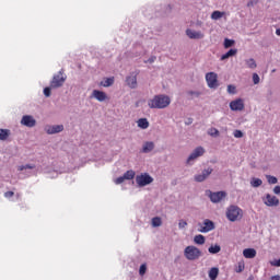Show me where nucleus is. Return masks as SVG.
<instances>
[{
  "instance_id": "obj_31",
  "label": "nucleus",
  "mask_w": 280,
  "mask_h": 280,
  "mask_svg": "<svg viewBox=\"0 0 280 280\" xmlns=\"http://www.w3.org/2000/svg\"><path fill=\"white\" fill-rule=\"evenodd\" d=\"M266 178H267V183H269V185H277L279 183V179H277L276 176L266 175Z\"/></svg>"
},
{
  "instance_id": "obj_28",
  "label": "nucleus",
  "mask_w": 280,
  "mask_h": 280,
  "mask_svg": "<svg viewBox=\"0 0 280 280\" xmlns=\"http://www.w3.org/2000/svg\"><path fill=\"white\" fill-rule=\"evenodd\" d=\"M222 16H224V12H222V11H213L211 14L212 21H220V19H222Z\"/></svg>"
},
{
  "instance_id": "obj_37",
  "label": "nucleus",
  "mask_w": 280,
  "mask_h": 280,
  "mask_svg": "<svg viewBox=\"0 0 280 280\" xmlns=\"http://www.w3.org/2000/svg\"><path fill=\"white\" fill-rule=\"evenodd\" d=\"M51 85L44 89V95L45 97H51Z\"/></svg>"
},
{
  "instance_id": "obj_13",
  "label": "nucleus",
  "mask_w": 280,
  "mask_h": 280,
  "mask_svg": "<svg viewBox=\"0 0 280 280\" xmlns=\"http://www.w3.org/2000/svg\"><path fill=\"white\" fill-rule=\"evenodd\" d=\"M265 205L267 207H279V198H277L276 196H271L270 194H267Z\"/></svg>"
},
{
  "instance_id": "obj_43",
  "label": "nucleus",
  "mask_w": 280,
  "mask_h": 280,
  "mask_svg": "<svg viewBox=\"0 0 280 280\" xmlns=\"http://www.w3.org/2000/svg\"><path fill=\"white\" fill-rule=\"evenodd\" d=\"M185 226H187V221H185V220H179V222H178V228L179 229H185Z\"/></svg>"
},
{
  "instance_id": "obj_11",
  "label": "nucleus",
  "mask_w": 280,
  "mask_h": 280,
  "mask_svg": "<svg viewBox=\"0 0 280 280\" xmlns=\"http://www.w3.org/2000/svg\"><path fill=\"white\" fill-rule=\"evenodd\" d=\"M205 154V148L202 147H197L188 156L187 163H191V161H196V159L202 156Z\"/></svg>"
},
{
  "instance_id": "obj_6",
  "label": "nucleus",
  "mask_w": 280,
  "mask_h": 280,
  "mask_svg": "<svg viewBox=\"0 0 280 280\" xmlns=\"http://www.w3.org/2000/svg\"><path fill=\"white\" fill-rule=\"evenodd\" d=\"M211 174H213L212 167L203 168L200 174H197L194 176V180L196 183H205V180H207V178H209V176H211Z\"/></svg>"
},
{
  "instance_id": "obj_38",
  "label": "nucleus",
  "mask_w": 280,
  "mask_h": 280,
  "mask_svg": "<svg viewBox=\"0 0 280 280\" xmlns=\"http://www.w3.org/2000/svg\"><path fill=\"white\" fill-rule=\"evenodd\" d=\"M233 136L235 137V139H242V137H244V132H242V130H234Z\"/></svg>"
},
{
  "instance_id": "obj_48",
  "label": "nucleus",
  "mask_w": 280,
  "mask_h": 280,
  "mask_svg": "<svg viewBox=\"0 0 280 280\" xmlns=\"http://www.w3.org/2000/svg\"><path fill=\"white\" fill-rule=\"evenodd\" d=\"M236 272H244V264L238 265Z\"/></svg>"
},
{
  "instance_id": "obj_53",
  "label": "nucleus",
  "mask_w": 280,
  "mask_h": 280,
  "mask_svg": "<svg viewBox=\"0 0 280 280\" xmlns=\"http://www.w3.org/2000/svg\"><path fill=\"white\" fill-rule=\"evenodd\" d=\"M275 71H277L276 69L272 70V73H275Z\"/></svg>"
},
{
  "instance_id": "obj_30",
  "label": "nucleus",
  "mask_w": 280,
  "mask_h": 280,
  "mask_svg": "<svg viewBox=\"0 0 280 280\" xmlns=\"http://www.w3.org/2000/svg\"><path fill=\"white\" fill-rule=\"evenodd\" d=\"M135 175H136L135 171L129 170L122 176L125 180H132V178H135Z\"/></svg>"
},
{
  "instance_id": "obj_36",
  "label": "nucleus",
  "mask_w": 280,
  "mask_h": 280,
  "mask_svg": "<svg viewBox=\"0 0 280 280\" xmlns=\"http://www.w3.org/2000/svg\"><path fill=\"white\" fill-rule=\"evenodd\" d=\"M36 167V165L34 164H25L22 166H19V172H23V170H34Z\"/></svg>"
},
{
  "instance_id": "obj_21",
  "label": "nucleus",
  "mask_w": 280,
  "mask_h": 280,
  "mask_svg": "<svg viewBox=\"0 0 280 280\" xmlns=\"http://www.w3.org/2000/svg\"><path fill=\"white\" fill-rule=\"evenodd\" d=\"M138 128H141L142 130H148V128H150V122L148 121V118H140L138 120Z\"/></svg>"
},
{
  "instance_id": "obj_10",
  "label": "nucleus",
  "mask_w": 280,
  "mask_h": 280,
  "mask_svg": "<svg viewBox=\"0 0 280 280\" xmlns=\"http://www.w3.org/2000/svg\"><path fill=\"white\" fill-rule=\"evenodd\" d=\"M21 125L26 128H34L36 126V120L32 115H24L21 119Z\"/></svg>"
},
{
  "instance_id": "obj_51",
  "label": "nucleus",
  "mask_w": 280,
  "mask_h": 280,
  "mask_svg": "<svg viewBox=\"0 0 280 280\" xmlns=\"http://www.w3.org/2000/svg\"><path fill=\"white\" fill-rule=\"evenodd\" d=\"M271 280H280V276H279V275L272 276V277H271Z\"/></svg>"
},
{
  "instance_id": "obj_41",
  "label": "nucleus",
  "mask_w": 280,
  "mask_h": 280,
  "mask_svg": "<svg viewBox=\"0 0 280 280\" xmlns=\"http://www.w3.org/2000/svg\"><path fill=\"white\" fill-rule=\"evenodd\" d=\"M270 266H275L276 268H280V258L269 261Z\"/></svg>"
},
{
  "instance_id": "obj_25",
  "label": "nucleus",
  "mask_w": 280,
  "mask_h": 280,
  "mask_svg": "<svg viewBox=\"0 0 280 280\" xmlns=\"http://www.w3.org/2000/svg\"><path fill=\"white\" fill-rule=\"evenodd\" d=\"M261 185H264V182L260 178L253 177L250 179V186L252 187L257 188V187H261Z\"/></svg>"
},
{
  "instance_id": "obj_9",
  "label": "nucleus",
  "mask_w": 280,
  "mask_h": 280,
  "mask_svg": "<svg viewBox=\"0 0 280 280\" xmlns=\"http://www.w3.org/2000/svg\"><path fill=\"white\" fill-rule=\"evenodd\" d=\"M206 82L209 89H218V74L215 72H208L206 74Z\"/></svg>"
},
{
  "instance_id": "obj_3",
  "label": "nucleus",
  "mask_w": 280,
  "mask_h": 280,
  "mask_svg": "<svg viewBox=\"0 0 280 280\" xmlns=\"http://www.w3.org/2000/svg\"><path fill=\"white\" fill-rule=\"evenodd\" d=\"M243 211L237 206H230L226 209V218L230 222H237V220H242Z\"/></svg>"
},
{
  "instance_id": "obj_52",
  "label": "nucleus",
  "mask_w": 280,
  "mask_h": 280,
  "mask_svg": "<svg viewBox=\"0 0 280 280\" xmlns=\"http://www.w3.org/2000/svg\"><path fill=\"white\" fill-rule=\"evenodd\" d=\"M277 36H280V28L276 31Z\"/></svg>"
},
{
  "instance_id": "obj_14",
  "label": "nucleus",
  "mask_w": 280,
  "mask_h": 280,
  "mask_svg": "<svg viewBox=\"0 0 280 280\" xmlns=\"http://www.w3.org/2000/svg\"><path fill=\"white\" fill-rule=\"evenodd\" d=\"M91 97H94V100H97V102H106L108 96L106 95V92L93 90Z\"/></svg>"
},
{
  "instance_id": "obj_47",
  "label": "nucleus",
  "mask_w": 280,
  "mask_h": 280,
  "mask_svg": "<svg viewBox=\"0 0 280 280\" xmlns=\"http://www.w3.org/2000/svg\"><path fill=\"white\" fill-rule=\"evenodd\" d=\"M12 196H14V191H7V192H4V197L5 198H12Z\"/></svg>"
},
{
  "instance_id": "obj_4",
  "label": "nucleus",
  "mask_w": 280,
  "mask_h": 280,
  "mask_svg": "<svg viewBox=\"0 0 280 280\" xmlns=\"http://www.w3.org/2000/svg\"><path fill=\"white\" fill-rule=\"evenodd\" d=\"M67 82V75L65 71L60 70L57 74H54L52 80L50 81V89H60Z\"/></svg>"
},
{
  "instance_id": "obj_45",
  "label": "nucleus",
  "mask_w": 280,
  "mask_h": 280,
  "mask_svg": "<svg viewBox=\"0 0 280 280\" xmlns=\"http://www.w3.org/2000/svg\"><path fill=\"white\" fill-rule=\"evenodd\" d=\"M254 5H257V0H249L247 2V8H254Z\"/></svg>"
},
{
  "instance_id": "obj_44",
  "label": "nucleus",
  "mask_w": 280,
  "mask_h": 280,
  "mask_svg": "<svg viewBox=\"0 0 280 280\" xmlns=\"http://www.w3.org/2000/svg\"><path fill=\"white\" fill-rule=\"evenodd\" d=\"M124 180H126V179L124 178V175H122V176L117 177V178L115 179V184H116V185H121V183H124Z\"/></svg>"
},
{
  "instance_id": "obj_23",
  "label": "nucleus",
  "mask_w": 280,
  "mask_h": 280,
  "mask_svg": "<svg viewBox=\"0 0 280 280\" xmlns=\"http://www.w3.org/2000/svg\"><path fill=\"white\" fill-rule=\"evenodd\" d=\"M220 250H222V247L219 244L211 245L208 248V252L210 253V255H218V253H220Z\"/></svg>"
},
{
  "instance_id": "obj_46",
  "label": "nucleus",
  "mask_w": 280,
  "mask_h": 280,
  "mask_svg": "<svg viewBox=\"0 0 280 280\" xmlns=\"http://www.w3.org/2000/svg\"><path fill=\"white\" fill-rule=\"evenodd\" d=\"M155 60H156V56H152L148 60H145L144 62L149 63V65H152L153 62H155Z\"/></svg>"
},
{
  "instance_id": "obj_19",
  "label": "nucleus",
  "mask_w": 280,
  "mask_h": 280,
  "mask_svg": "<svg viewBox=\"0 0 280 280\" xmlns=\"http://www.w3.org/2000/svg\"><path fill=\"white\" fill-rule=\"evenodd\" d=\"M237 55L236 48H231L228 52L221 56V60H229V58H233V56Z\"/></svg>"
},
{
  "instance_id": "obj_16",
  "label": "nucleus",
  "mask_w": 280,
  "mask_h": 280,
  "mask_svg": "<svg viewBox=\"0 0 280 280\" xmlns=\"http://www.w3.org/2000/svg\"><path fill=\"white\" fill-rule=\"evenodd\" d=\"M186 35L188 36V38H192V39H197V40L205 38V34H202V32L191 31L189 28L186 30Z\"/></svg>"
},
{
  "instance_id": "obj_35",
  "label": "nucleus",
  "mask_w": 280,
  "mask_h": 280,
  "mask_svg": "<svg viewBox=\"0 0 280 280\" xmlns=\"http://www.w3.org/2000/svg\"><path fill=\"white\" fill-rule=\"evenodd\" d=\"M223 45H224L225 49H229V48L233 47V45H235V40L234 39L225 38Z\"/></svg>"
},
{
  "instance_id": "obj_32",
  "label": "nucleus",
  "mask_w": 280,
  "mask_h": 280,
  "mask_svg": "<svg viewBox=\"0 0 280 280\" xmlns=\"http://www.w3.org/2000/svg\"><path fill=\"white\" fill-rule=\"evenodd\" d=\"M187 95L189 96V100H196V97H200L201 93L198 91H188Z\"/></svg>"
},
{
  "instance_id": "obj_27",
  "label": "nucleus",
  "mask_w": 280,
  "mask_h": 280,
  "mask_svg": "<svg viewBox=\"0 0 280 280\" xmlns=\"http://www.w3.org/2000/svg\"><path fill=\"white\" fill-rule=\"evenodd\" d=\"M8 137H10L9 129H0V141H7Z\"/></svg>"
},
{
  "instance_id": "obj_40",
  "label": "nucleus",
  "mask_w": 280,
  "mask_h": 280,
  "mask_svg": "<svg viewBox=\"0 0 280 280\" xmlns=\"http://www.w3.org/2000/svg\"><path fill=\"white\" fill-rule=\"evenodd\" d=\"M228 93H230V95H235L236 93V88L235 85H228Z\"/></svg>"
},
{
  "instance_id": "obj_18",
  "label": "nucleus",
  "mask_w": 280,
  "mask_h": 280,
  "mask_svg": "<svg viewBox=\"0 0 280 280\" xmlns=\"http://www.w3.org/2000/svg\"><path fill=\"white\" fill-rule=\"evenodd\" d=\"M154 142L152 141H147L143 143L142 145V152L143 154H150V152H152V150H154Z\"/></svg>"
},
{
  "instance_id": "obj_39",
  "label": "nucleus",
  "mask_w": 280,
  "mask_h": 280,
  "mask_svg": "<svg viewBox=\"0 0 280 280\" xmlns=\"http://www.w3.org/2000/svg\"><path fill=\"white\" fill-rule=\"evenodd\" d=\"M147 271H148V267L145 266V264L141 265L139 269L140 277H143V275H145Z\"/></svg>"
},
{
  "instance_id": "obj_26",
  "label": "nucleus",
  "mask_w": 280,
  "mask_h": 280,
  "mask_svg": "<svg viewBox=\"0 0 280 280\" xmlns=\"http://www.w3.org/2000/svg\"><path fill=\"white\" fill-rule=\"evenodd\" d=\"M245 65L248 67V69H257V61H255L253 58L245 59Z\"/></svg>"
},
{
  "instance_id": "obj_15",
  "label": "nucleus",
  "mask_w": 280,
  "mask_h": 280,
  "mask_svg": "<svg viewBox=\"0 0 280 280\" xmlns=\"http://www.w3.org/2000/svg\"><path fill=\"white\" fill-rule=\"evenodd\" d=\"M231 110H244V101L242 98H237L230 103Z\"/></svg>"
},
{
  "instance_id": "obj_33",
  "label": "nucleus",
  "mask_w": 280,
  "mask_h": 280,
  "mask_svg": "<svg viewBox=\"0 0 280 280\" xmlns=\"http://www.w3.org/2000/svg\"><path fill=\"white\" fill-rule=\"evenodd\" d=\"M161 224H163V221L161 220L160 217H154L152 219V226L153 228H159V226H161Z\"/></svg>"
},
{
  "instance_id": "obj_5",
  "label": "nucleus",
  "mask_w": 280,
  "mask_h": 280,
  "mask_svg": "<svg viewBox=\"0 0 280 280\" xmlns=\"http://www.w3.org/2000/svg\"><path fill=\"white\" fill-rule=\"evenodd\" d=\"M136 183L140 187H147V185L154 183V178H152V176H150L148 173H142L136 176Z\"/></svg>"
},
{
  "instance_id": "obj_2",
  "label": "nucleus",
  "mask_w": 280,
  "mask_h": 280,
  "mask_svg": "<svg viewBox=\"0 0 280 280\" xmlns=\"http://www.w3.org/2000/svg\"><path fill=\"white\" fill-rule=\"evenodd\" d=\"M184 256L188 261H196V259L202 257V250L194 245H189L184 249Z\"/></svg>"
},
{
  "instance_id": "obj_24",
  "label": "nucleus",
  "mask_w": 280,
  "mask_h": 280,
  "mask_svg": "<svg viewBox=\"0 0 280 280\" xmlns=\"http://www.w3.org/2000/svg\"><path fill=\"white\" fill-rule=\"evenodd\" d=\"M194 242H195V244L202 246V244H205V242H207V238L205 237V235L199 234L194 237Z\"/></svg>"
},
{
  "instance_id": "obj_22",
  "label": "nucleus",
  "mask_w": 280,
  "mask_h": 280,
  "mask_svg": "<svg viewBox=\"0 0 280 280\" xmlns=\"http://www.w3.org/2000/svg\"><path fill=\"white\" fill-rule=\"evenodd\" d=\"M218 275H220V269H218V267H212L209 270V279L210 280H215L218 279Z\"/></svg>"
},
{
  "instance_id": "obj_50",
  "label": "nucleus",
  "mask_w": 280,
  "mask_h": 280,
  "mask_svg": "<svg viewBox=\"0 0 280 280\" xmlns=\"http://www.w3.org/2000/svg\"><path fill=\"white\" fill-rule=\"evenodd\" d=\"M185 124H186V126H191V124H194V119L192 118H188Z\"/></svg>"
},
{
  "instance_id": "obj_34",
  "label": "nucleus",
  "mask_w": 280,
  "mask_h": 280,
  "mask_svg": "<svg viewBox=\"0 0 280 280\" xmlns=\"http://www.w3.org/2000/svg\"><path fill=\"white\" fill-rule=\"evenodd\" d=\"M208 135L210 136V137H220V130H218L217 128H210L209 130H208Z\"/></svg>"
},
{
  "instance_id": "obj_42",
  "label": "nucleus",
  "mask_w": 280,
  "mask_h": 280,
  "mask_svg": "<svg viewBox=\"0 0 280 280\" xmlns=\"http://www.w3.org/2000/svg\"><path fill=\"white\" fill-rule=\"evenodd\" d=\"M259 82H260L259 74L253 73V83L259 84Z\"/></svg>"
},
{
  "instance_id": "obj_20",
  "label": "nucleus",
  "mask_w": 280,
  "mask_h": 280,
  "mask_svg": "<svg viewBox=\"0 0 280 280\" xmlns=\"http://www.w3.org/2000/svg\"><path fill=\"white\" fill-rule=\"evenodd\" d=\"M126 82L130 89H137V75L127 77Z\"/></svg>"
},
{
  "instance_id": "obj_29",
  "label": "nucleus",
  "mask_w": 280,
  "mask_h": 280,
  "mask_svg": "<svg viewBox=\"0 0 280 280\" xmlns=\"http://www.w3.org/2000/svg\"><path fill=\"white\" fill-rule=\"evenodd\" d=\"M113 84H115L114 78H107L101 82V86H105V88L113 86Z\"/></svg>"
},
{
  "instance_id": "obj_49",
  "label": "nucleus",
  "mask_w": 280,
  "mask_h": 280,
  "mask_svg": "<svg viewBox=\"0 0 280 280\" xmlns=\"http://www.w3.org/2000/svg\"><path fill=\"white\" fill-rule=\"evenodd\" d=\"M273 194H276L277 196L280 195V186H276V187L273 188Z\"/></svg>"
},
{
  "instance_id": "obj_12",
  "label": "nucleus",
  "mask_w": 280,
  "mask_h": 280,
  "mask_svg": "<svg viewBox=\"0 0 280 280\" xmlns=\"http://www.w3.org/2000/svg\"><path fill=\"white\" fill-rule=\"evenodd\" d=\"M45 130L47 135H58V132H62V130H65V126L62 125L47 126Z\"/></svg>"
},
{
  "instance_id": "obj_1",
  "label": "nucleus",
  "mask_w": 280,
  "mask_h": 280,
  "mask_svg": "<svg viewBox=\"0 0 280 280\" xmlns=\"http://www.w3.org/2000/svg\"><path fill=\"white\" fill-rule=\"evenodd\" d=\"M170 104H172V100L165 94L155 95L153 98L148 101L149 108H167Z\"/></svg>"
},
{
  "instance_id": "obj_7",
  "label": "nucleus",
  "mask_w": 280,
  "mask_h": 280,
  "mask_svg": "<svg viewBox=\"0 0 280 280\" xmlns=\"http://www.w3.org/2000/svg\"><path fill=\"white\" fill-rule=\"evenodd\" d=\"M208 197L210 198L211 202H213L214 205H218V202H222V200H224V198H226V192L225 191L213 192V191L209 190Z\"/></svg>"
},
{
  "instance_id": "obj_8",
  "label": "nucleus",
  "mask_w": 280,
  "mask_h": 280,
  "mask_svg": "<svg viewBox=\"0 0 280 280\" xmlns=\"http://www.w3.org/2000/svg\"><path fill=\"white\" fill-rule=\"evenodd\" d=\"M199 233H209L215 230V223L209 219L203 220V225L199 223Z\"/></svg>"
},
{
  "instance_id": "obj_17",
  "label": "nucleus",
  "mask_w": 280,
  "mask_h": 280,
  "mask_svg": "<svg viewBox=\"0 0 280 280\" xmlns=\"http://www.w3.org/2000/svg\"><path fill=\"white\" fill-rule=\"evenodd\" d=\"M243 257L245 259H255L257 257V250L255 248H245L243 250Z\"/></svg>"
}]
</instances>
